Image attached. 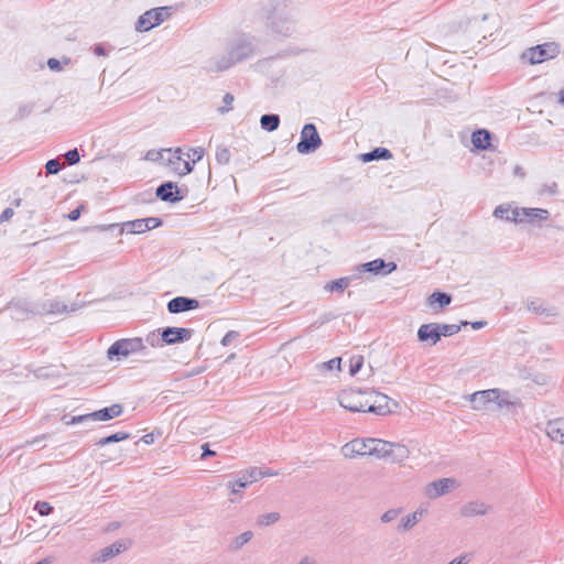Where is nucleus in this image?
Here are the masks:
<instances>
[{
	"instance_id": "obj_1",
	"label": "nucleus",
	"mask_w": 564,
	"mask_h": 564,
	"mask_svg": "<svg viewBox=\"0 0 564 564\" xmlns=\"http://www.w3.org/2000/svg\"><path fill=\"white\" fill-rule=\"evenodd\" d=\"M261 17L273 33L289 36L296 29L299 12L286 0H271L262 7Z\"/></svg>"
},
{
	"instance_id": "obj_2",
	"label": "nucleus",
	"mask_w": 564,
	"mask_h": 564,
	"mask_svg": "<svg viewBox=\"0 0 564 564\" xmlns=\"http://www.w3.org/2000/svg\"><path fill=\"white\" fill-rule=\"evenodd\" d=\"M370 456L386 459L393 464H402L410 456L409 448L400 443L371 438Z\"/></svg>"
},
{
	"instance_id": "obj_3",
	"label": "nucleus",
	"mask_w": 564,
	"mask_h": 564,
	"mask_svg": "<svg viewBox=\"0 0 564 564\" xmlns=\"http://www.w3.org/2000/svg\"><path fill=\"white\" fill-rule=\"evenodd\" d=\"M147 346L144 345L143 338H121L116 340L107 350V358L109 360L120 361L134 354L145 355Z\"/></svg>"
},
{
	"instance_id": "obj_4",
	"label": "nucleus",
	"mask_w": 564,
	"mask_h": 564,
	"mask_svg": "<svg viewBox=\"0 0 564 564\" xmlns=\"http://www.w3.org/2000/svg\"><path fill=\"white\" fill-rule=\"evenodd\" d=\"M367 394L362 390H344L338 394V402L350 412H367Z\"/></svg>"
},
{
	"instance_id": "obj_5",
	"label": "nucleus",
	"mask_w": 564,
	"mask_h": 564,
	"mask_svg": "<svg viewBox=\"0 0 564 564\" xmlns=\"http://www.w3.org/2000/svg\"><path fill=\"white\" fill-rule=\"evenodd\" d=\"M560 54V45L555 42H546L527 50L522 57L530 64H540L554 58Z\"/></svg>"
},
{
	"instance_id": "obj_6",
	"label": "nucleus",
	"mask_w": 564,
	"mask_h": 564,
	"mask_svg": "<svg viewBox=\"0 0 564 564\" xmlns=\"http://www.w3.org/2000/svg\"><path fill=\"white\" fill-rule=\"evenodd\" d=\"M322 145V139L315 124L306 123L302 128L300 141L296 144V151L301 154L315 152Z\"/></svg>"
},
{
	"instance_id": "obj_7",
	"label": "nucleus",
	"mask_w": 564,
	"mask_h": 564,
	"mask_svg": "<svg viewBox=\"0 0 564 564\" xmlns=\"http://www.w3.org/2000/svg\"><path fill=\"white\" fill-rule=\"evenodd\" d=\"M169 15L167 7L154 8L145 11L139 17L135 23V31L148 32L153 28L160 25Z\"/></svg>"
},
{
	"instance_id": "obj_8",
	"label": "nucleus",
	"mask_w": 564,
	"mask_h": 564,
	"mask_svg": "<svg viewBox=\"0 0 564 564\" xmlns=\"http://www.w3.org/2000/svg\"><path fill=\"white\" fill-rule=\"evenodd\" d=\"M494 395L492 411L507 410L510 413H517L523 406L521 399L508 390L494 388Z\"/></svg>"
},
{
	"instance_id": "obj_9",
	"label": "nucleus",
	"mask_w": 564,
	"mask_h": 564,
	"mask_svg": "<svg viewBox=\"0 0 564 564\" xmlns=\"http://www.w3.org/2000/svg\"><path fill=\"white\" fill-rule=\"evenodd\" d=\"M228 52L232 55L236 64L250 57L254 53L252 37L241 34L236 36L228 45Z\"/></svg>"
},
{
	"instance_id": "obj_10",
	"label": "nucleus",
	"mask_w": 564,
	"mask_h": 564,
	"mask_svg": "<svg viewBox=\"0 0 564 564\" xmlns=\"http://www.w3.org/2000/svg\"><path fill=\"white\" fill-rule=\"evenodd\" d=\"M459 486L455 478H440L429 482L424 487V495L429 499H437L444 495L449 494Z\"/></svg>"
},
{
	"instance_id": "obj_11",
	"label": "nucleus",
	"mask_w": 564,
	"mask_h": 564,
	"mask_svg": "<svg viewBox=\"0 0 564 564\" xmlns=\"http://www.w3.org/2000/svg\"><path fill=\"white\" fill-rule=\"evenodd\" d=\"M367 412L377 415H386L391 412L389 408V398L386 394L376 391H367Z\"/></svg>"
},
{
	"instance_id": "obj_12",
	"label": "nucleus",
	"mask_w": 564,
	"mask_h": 564,
	"mask_svg": "<svg viewBox=\"0 0 564 564\" xmlns=\"http://www.w3.org/2000/svg\"><path fill=\"white\" fill-rule=\"evenodd\" d=\"M494 389L480 390L476 391L467 397V399L471 403V408L475 411H491L494 410L492 401L494 398Z\"/></svg>"
},
{
	"instance_id": "obj_13",
	"label": "nucleus",
	"mask_w": 564,
	"mask_h": 564,
	"mask_svg": "<svg viewBox=\"0 0 564 564\" xmlns=\"http://www.w3.org/2000/svg\"><path fill=\"white\" fill-rule=\"evenodd\" d=\"M165 151L170 153L169 165L175 173L183 176L193 171V164L183 158L181 148H176L175 150L167 149Z\"/></svg>"
},
{
	"instance_id": "obj_14",
	"label": "nucleus",
	"mask_w": 564,
	"mask_h": 564,
	"mask_svg": "<svg viewBox=\"0 0 564 564\" xmlns=\"http://www.w3.org/2000/svg\"><path fill=\"white\" fill-rule=\"evenodd\" d=\"M193 329L184 327H166L161 333V340L166 345L186 341L191 338Z\"/></svg>"
},
{
	"instance_id": "obj_15",
	"label": "nucleus",
	"mask_w": 564,
	"mask_h": 564,
	"mask_svg": "<svg viewBox=\"0 0 564 564\" xmlns=\"http://www.w3.org/2000/svg\"><path fill=\"white\" fill-rule=\"evenodd\" d=\"M370 443H371V438H367V440L355 438V440L346 443L341 447V452H343L344 456L348 457V458H352L356 455H360V456L370 455V451H369L371 448Z\"/></svg>"
},
{
	"instance_id": "obj_16",
	"label": "nucleus",
	"mask_w": 564,
	"mask_h": 564,
	"mask_svg": "<svg viewBox=\"0 0 564 564\" xmlns=\"http://www.w3.org/2000/svg\"><path fill=\"white\" fill-rule=\"evenodd\" d=\"M199 306V302L196 299L186 296H176L169 301L167 311L172 314H178L187 311L195 310Z\"/></svg>"
},
{
	"instance_id": "obj_17",
	"label": "nucleus",
	"mask_w": 564,
	"mask_h": 564,
	"mask_svg": "<svg viewBox=\"0 0 564 564\" xmlns=\"http://www.w3.org/2000/svg\"><path fill=\"white\" fill-rule=\"evenodd\" d=\"M527 308L528 311L545 316V317H554L557 316V308L547 302L541 300V299H529L527 301Z\"/></svg>"
},
{
	"instance_id": "obj_18",
	"label": "nucleus",
	"mask_w": 564,
	"mask_h": 564,
	"mask_svg": "<svg viewBox=\"0 0 564 564\" xmlns=\"http://www.w3.org/2000/svg\"><path fill=\"white\" fill-rule=\"evenodd\" d=\"M397 269V264L394 262H386L382 259H376L370 262L364 263L359 267L361 272H370L373 274H388Z\"/></svg>"
},
{
	"instance_id": "obj_19",
	"label": "nucleus",
	"mask_w": 564,
	"mask_h": 564,
	"mask_svg": "<svg viewBox=\"0 0 564 564\" xmlns=\"http://www.w3.org/2000/svg\"><path fill=\"white\" fill-rule=\"evenodd\" d=\"M126 549L127 545L123 541H116L111 545L106 546L96 553L93 561L97 563H105L123 552Z\"/></svg>"
},
{
	"instance_id": "obj_20",
	"label": "nucleus",
	"mask_w": 564,
	"mask_h": 564,
	"mask_svg": "<svg viewBox=\"0 0 564 564\" xmlns=\"http://www.w3.org/2000/svg\"><path fill=\"white\" fill-rule=\"evenodd\" d=\"M156 196L163 202L176 203L180 202L183 196H180L177 186L172 182H165L156 188Z\"/></svg>"
},
{
	"instance_id": "obj_21",
	"label": "nucleus",
	"mask_w": 564,
	"mask_h": 564,
	"mask_svg": "<svg viewBox=\"0 0 564 564\" xmlns=\"http://www.w3.org/2000/svg\"><path fill=\"white\" fill-rule=\"evenodd\" d=\"M417 338L420 341L431 340L432 345H435L441 339L440 324L431 323L421 325L417 330Z\"/></svg>"
},
{
	"instance_id": "obj_22",
	"label": "nucleus",
	"mask_w": 564,
	"mask_h": 564,
	"mask_svg": "<svg viewBox=\"0 0 564 564\" xmlns=\"http://www.w3.org/2000/svg\"><path fill=\"white\" fill-rule=\"evenodd\" d=\"M236 64L232 55L227 51L221 56H215L210 58L207 63V69L210 72H224L229 69L231 66Z\"/></svg>"
},
{
	"instance_id": "obj_23",
	"label": "nucleus",
	"mask_w": 564,
	"mask_h": 564,
	"mask_svg": "<svg viewBox=\"0 0 564 564\" xmlns=\"http://www.w3.org/2000/svg\"><path fill=\"white\" fill-rule=\"evenodd\" d=\"M78 307L79 306L77 304H73L70 308H68L66 304L59 302L58 300H48L42 304L41 310L37 312L40 314H59L65 312H75L78 310Z\"/></svg>"
},
{
	"instance_id": "obj_24",
	"label": "nucleus",
	"mask_w": 564,
	"mask_h": 564,
	"mask_svg": "<svg viewBox=\"0 0 564 564\" xmlns=\"http://www.w3.org/2000/svg\"><path fill=\"white\" fill-rule=\"evenodd\" d=\"M545 432L553 442L564 444V417L549 421Z\"/></svg>"
},
{
	"instance_id": "obj_25",
	"label": "nucleus",
	"mask_w": 564,
	"mask_h": 564,
	"mask_svg": "<svg viewBox=\"0 0 564 564\" xmlns=\"http://www.w3.org/2000/svg\"><path fill=\"white\" fill-rule=\"evenodd\" d=\"M122 405L115 403L108 408L100 409L98 411L89 413L90 421H109L113 417L119 416L122 413Z\"/></svg>"
},
{
	"instance_id": "obj_26",
	"label": "nucleus",
	"mask_w": 564,
	"mask_h": 564,
	"mask_svg": "<svg viewBox=\"0 0 564 564\" xmlns=\"http://www.w3.org/2000/svg\"><path fill=\"white\" fill-rule=\"evenodd\" d=\"M487 505L481 501H470L460 508V514L467 518L475 516H484L487 513Z\"/></svg>"
},
{
	"instance_id": "obj_27",
	"label": "nucleus",
	"mask_w": 564,
	"mask_h": 564,
	"mask_svg": "<svg viewBox=\"0 0 564 564\" xmlns=\"http://www.w3.org/2000/svg\"><path fill=\"white\" fill-rule=\"evenodd\" d=\"M256 481H258V479L251 478L248 474V469H245L239 473V478L236 481L228 482V488L230 489V494L236 495L240 491V488H245Z\"/></svg>"
},
{
	"instance_id": "obj_28",
	"label": "nucleus",
	"mask_w": 564,
	"mask_h": 564,
	"mask_svg": "<svg viewBox=\"0 0 564 564\" xmlns=\"http://www.w3.org/2000/svg\"><path fill=\"white\" fill-rule=\"evenodd\" d=\"M491 134L489 131L477 130L471 135V143L476 149L487 150L490 147Z\"/></svg>"
},
{
	"instance_id": "obj_29",
	"label": "nucleus",
	"mask_w": 564,
	"mask_h": 564,
	"mask_svg": "<svg viewBox=\"0 0 564 564\" xmlns=\"http://www.w3.org/2000/svg\"><path fill=\"white\" fill-rule=\"evenodd\" d=\"M121 227V232H127V234H143L147 230L145 226H144V223H143V219H134V220H130V221H124L120 225Z\"/></svg>"
},
{
	"instance_id": "obj_30",
	"label": "nucleus",
	"mask_w": 564,
	"mask_h": 564,
	"mask_svg": "<svg viewBox=\"0 0 564 564\" xmlns=\"http://www.w3.org/2000/svg\"><path fill=\"white\" fill-rule=\"evenodd\" d=\"M361 158L364 162H371L381 159L389 160L392 158V153L386 148H376L372 151L362 154Z\"/></svg>"
},
{
	"instance_id": "obj_31",
	"label": "nucleus",
	"mask_w": 564,
	"mask_h": 564,
	"mask_svg": "<svg viewBox=\"0 0 564 564\" xmlns=\"http://www.w3.org/2000/svg\"><path fill=\"white\" fill-rule=\"evenodd\" d=\"M524 214L527 221L533 224L536 220H546L550 217V213L546 209L543 208H525V212H522Z\"/></svg>"
},
{
	"instance_id": "obj_32",
	"label": "nucleus",
	"mask_w": 564,
	"mask_h": 564,
	"mask_svg": "<svg viewBox=\"0 0 564 564\" xmlns=\"http://www.w3.org/2000/svg\"><path fill=\"white\" fill-rule=\"evenodd\" d=\"M260 124L262 129L272 132L279 128L280 117L274 113L263 115L260 118Z\"/></svg>"
},
{
	"instance_id": "obj_33",
	"label": "nucleus",
	"mask_w": 564,
	"mask_h": 564,
	"mask_svg": "<svg viewBox=\"0 0 564 564\" xmlns=\"http://www.w3.org/2000/svg\"><path fill=\"white\" fill-rule=\"evenodd\" d=\"M351 278L344 276L325 284L324 289L327 292H343L350 284Z\"/></svg>"
},
{
	"instance_id": "obj_34",
	"label": "nucleus",
	"mask_w": 564,
	"mask_h": 564,
	"mask_svg": "<svg viewBox=\"0 0 564 564\" xmlns=\"http://www.w3.org/2000/svg\"><path fill=\"white\" fill-rule=\"evenodd\" d=\"M419 522L420 521L417 520L416 514L411 512L400 520V523L397 529L400 532H406L410 531L413 527H415Z\"/></svg>"
},
{
	"instance_id": "obj_35",
	"label": "nucleus",
	"mask_w": 564,
	"mask_h": 564,
	"mask_svg": "<svg viewBox=\"0 0 564 564\" xmlns=\"http://www.w3.org/2000/svg\"><path fill=\"white\" fill-rule=\"evenodd\" d=\"M253 536L251 531H246L240 535L236 536L229 545L231 551L240 550L245 544H247Z\"/></svg>"
},
{
	"instance_id": "obj_36",
	"label": "nucleus",
	"mask_w": 564,
	"mask_h": 564,
	"mask_svg": "<svg viewBox=\"0 0 564 564\" xmlns=\"http://www.w3.org/2000/svg\"><path fill=\"white\" fill-rule=\"evenodd\" d=\"M280 518L281 516L279 512L264 513L257 518V524L259 527H269L276 523Z\"/></svg>"
},
{
	"instance_id": "obj_37",
	"label": "nucleus",
	"mask_w": 564,
	"mask_h": 564,
	"mask_svg": "<svg viewBox=\"0 0 564 564\" xmlns=\"http://www.w3.org/2000/svg\"><path fill=\"white\" fill-rule=\"evenodd\" d=\"M452 302V296L444 292H434L429 297V303L433 305L438 303L441 307L448 305Z\"/></svg>"
},
{
	"instance_id": "obj_38",
	"label": "nucleus",
	"mask_w": 564,
	"mask_h": 564,
	"mask_svg": "<svg viewBox=\"0 0 564 564\" xmlns=\"http://www.w3.org/2000/svg\"><path fill=\"white\" fill-rule=\"evenodd\" d=\"M468 325V322L467 321H464L460 323V325H456V324H440V327H441V337L442 336H453L455 334H457L462 326H466Z\"/></svg>"
},
{
	"instance_id": "obj_39",
	"label": "nucleus",
	"mask_w": 564,
	"mask_h": 564,
	"mask_svg": "<svg viewBox=\"0 0 564 564\" xmlns=\"http://www.w3.org/2000/svg\"><path fill=\"white\" fill-rule=\"evenodd\" d=\"M129 437V434L128 433H124V432H117L115 434H111L109 436H106L101 440H99L97 442V445L99 446H105L107 444H110V443H115V442H120V441H124Z\"/></svg>"
},
{
	"instance_id": "obj_40",
	"label": "nucleus",
	"mask_w": 564,
	"mask_h": 564,
	"mask_svg": "<svg viewBox=\"0 0 564 564\" xmlns=\"http://www.w3.org/2000/svg\"><path fill=\"white\" fill-rule=\"evenodd\" d=\"M231 154L227 147L218 145L216 148V161L219 164H228L230 161Z\"/></svg>"
},
{
	"instance_id": "obj_41",
	"label": "nucleus",
	"mask_w": 564,
	"mask_h": 564,
	"mask_svg": "<svg viewBox=\"0 0 564 564\" xmlns=\"http://www.w3.org/2000/svg\"><path fill=\"white\" fill-rule=\"evenodd\" d=\"M340 362L341 359L339 357L333 358L326 362H322L317 365V368L321 371H333V370H340Z\"/></svg>"
},
{
	"instance_id": "obj_42",
	"label": "nucleus",
	"mask_w": 564,
	"mask_h": 564,
	"mask_svg": "<svg viewBox=\"0 0 564 564\" xmlns=\"http://www.w3.org/2000/svg\"><path fill=\"white\" fill-rule=\"evenodd\" d=\"M248 474L251 478L260 480L263 477L267 476H275L278 475L276 471H272L271 469L262 470L258 467H250L248 468Z\"/></svg>"
},
{
	"instance_id": "obj_43",
	"label": "nucleus",
	"mask_w": 564,
	"mask_h": 564,
	"mask_svg": "<svg viewBox=\"0 0 564 564\" xmlns=\"http://www.w3.org/2000/svg\"><path fill=\"white\" fill-rule=\"evenodd\" d=\"M402 512V508H392L383 512L380 517L382 523H390L394 521Z\"/></svg>"
},
{
	"instance_id": "obj_44",
	"label": "nucleus",
	"mask_w": 564,
	"mask_h": 564,
	"mask_svg": "<svg viewBox=\"0 0 564 564\" xmlns=\"http://www.w3.org/2000/svg\"><path fill=\"white\" fill-rule=\"evenodd\" d=\"M512 208L508 205H499L494 210V216L500 219L508 220L511 216Z\"/></svg>"
},
{
	"instance_id": "obj_45",
	"label": "nucleus",
	"mask_w": 564,
	"mask_h": 564,
	"mask_svg": "<svg viewBox=\"0 0 564 564\" xmlns=\"http://www.w3.org/2000/svg\"><path fill=\"white\" fill-rule=\"evenodd\" d=\"M33 111V106L31 104H22L19 106L17 113L14 116L15 120H22L31 115Z\"/></svg>"
},
{
	"instance_id": "obj_46",
	"label": "nucleus",
	"mask_w": 564,
	"mask_h": 564,
	"mask_svg": "<svg viewBox=\"0 0 564 564\" xmlns=\"http://www.w3.org/2000/svg\"><path fill=\"white\" fill-rule=\"evenodd\" d=\"M204 154H205L204 149L200 147H197V148L189 149V151L186 153V156H187V159H192L191 164L194 165L196 162H198L203 159Z\"/></svg>"
},
{
	"instance_id": "obj_47",
	"label": "nucleus",
	"mask_w": 564,
	"mask_h": 564,
	"mask_svg": "<svg viewBox=\"0 0 564 564\" xmlns=\"http://www.w3.org/2000/svg\"><path fill=\"white\" fill-rule=\"evenodd\" d=\"M62 421L66 425H74V424H79V423H84V422L90 421V419H89V413H88V414L72 416L69 419H68L67 415H64L62 417Z\"/></svg>"
},
{
	"instance_id": "obj_48",
	"label": "nucleus",
	"mask_w": 564,
	"mask_h": 564,
	"mask_svg": "<svg viewBox=\"0 0 564 564\" xmlns=\"http://www.w3.org/2000/svg\"><path fill=\"white\" fill-rule=\"evenodd\" d=\"M362 364H364L362 356H354L350 359V367H349L350 375L355 376L361 369Z\"/></svg>"
},
{
	"instance_id": "obj_49",
	"label": "nucleus",
	"mask_w": 564,
	"mask_h": 564,
	"mask_svg": "<svg viewBox=\"0 0 564 564\" xmlns=\"http://www.w3.org/2000/svg\"><path fill=\"white\" fill-rule=\"evenodd\" d=\"M34 509L41 514V516H48L53 511V507L46 502V501H37L35 503Z\"/></svg>"
},
{
	"instance_id": "obj_50",
	"label": "nucleus",
	"mask_w": 564,
	"mask_h": 564,
	"mask_svg": "<svg viewBox=\"0 0 564 564\" xmlns=\"http://www.w3.org/2000/svg\"><path fill=\"white\" fill-rule=\"evenodd\" d=\"M65 161L67 162V164L69 165H74V164H77L80 160V155H79V152L77 149H72V150H68L66 153H65Z\"/></svg>"
},
{
	"instance_id": "obj_51",
	"label": "nucleus",
	"mask_w": 564,
	"mask_h": 564,
	"mask_svg": "<svg viewBox=\"0 0 564 564\" xmlns=\"http://www.w3.org/2000/svg\"><path fill=\"white\" fill-rule=\"evenodd\" d=\"M522 212H525V207L512 208L511 216L509 217L508 220L513 221V223H522V221H524L525 216H524V214H522Z\"/></svg>"
},
{
	"instance_id": "obj_52",
	"label": "nucleus",
	"mask_w": 564,
	"mask_h": 564,
	"mask_svg": "<svg viewBox=\"0 0 564 564\" xmlns=\"http://www.w3.org/2000/svg\"><path fill=\"white\" fill-rule=\"evenodd\" d=\"M47 174H57L61 170V163L57 159L48 160L45 164Z\"/></svg>"
},
{
	"instance_id": "obj_53",
	"label": "nucleus",
	"mask_w": 564,
	"mask_h": 564,
	"mask_svg": "<svg viewBox=\"0 0 564 564\" xmlns=\"http://www.w3.org/2000/svg\"><path fill=\"white\" fill-rule=\"evenodd\" d=\"M540 195H555L557 194V184L555 182H551L547 184H543L541 188L539 189Z\"/></svg>"
},
{
	"instance_id": "obj_54",
	"label": "nucleus",
	"mask_w": 564,
	"mask_h": 564,
	"mask_svg": "<svg viewBox=\"0 0 564 564\" xmlns=\"http://www.w3.org/2000/svg\"><path fill=\"white\" fill-rule=\"evenodd\" d=\"M142 219H143L147 230L158 228L162 225L161 218H158V217H148V218H142Z\"/></svg>"
},
{
	"instance_id": "obj_55",
	"label": "nucleus",
	"mask_w": 564,
	"mask_h": 564,
	"mask_svg": "<svg viewBox=\"0 0 564 564\" xmlns=\"http://www.w3.org/2000/svg\"><path fill=\"white\" fill-rule=\"evenodd\" d=\"M143 341H144V345H145V346H147V344H148V345H150V346H152V347H155V346H162V343H163V341L161 340V338H160V337H158L155 334H150V335H148V336L143 339Z\"/></svg>"
},
{
	"instance_id": "obj_56",
	"label": "nucleus",
	"mask_w": 564,
	"mask_h": 564,
	"mask_svg": "<svg viewBox=\"0 0 564 564\" xmlns=\"http://www.w3.org/2000/svg\"><path fill=\"white\" fill-rule=\"evenodd\" d=\"M239 336V333L236 332V330H229L221 339V345L223 346H228L230 345L236 338H238Z\"/></svg>"
},
{
	"instance_id": "obj_57",
	"label": "nucleus",
	"mask_w": 564,
	"mask_h": 564,
	"mask_svg": "<svg viewBox=\"0 0 564 564\" xmlns=\"http://www.w3.org/2000/svg\"><path fill=\"white\" fill-rule=\"evenodd\" d=\"M225 106L219 108V110L221 112H227L231 109V104L234 101V96L229 93H227L225 96H224V99H223Z\"/></svg>"
},
{
	"instance_id": "obj_58",
	"label": "nucleus",
	"mask_w": 564,
	"mask_h": 564,
	"mask_svg": "<svg viewBox=\"0 0 564 564\" xmlns=\"http://www.w3.org/2000/svg\"><path fill=\"white\" fill-rule=\"evenodd\" d=\"M47 66L53 72H61L62 70L61 61H58L56 58H48Z\"/></svg>"
},
{
	"instance_id": "obj_59",
	"label": "nucleus",
	"mask_w": 564,
	"mask_h": 564,
	"mask_svg": "<svg viewBox=\"0 0 564 564\" xmlns=\"http://www.w3.org/2000/svg\"><path fill=\"white\" fill-rule=\"evenodd\" d=\"M162 158L161 151L150 150L148 151L145 159L150 161H158Z\"/></svg>"
},
{
	"instance_id": "obj_60",
	"label": "nucleus",
	"mask_w": 564,
	"mask_h": 564,
	"mask_svg": "<svg viewBox=\"0 0 564 564\" xmlns=\"http://www.w3.org/2000/svg\"><path fill=\"white\" fill-rule=\"evenodd\" d=\"M202 449H203V453H202V458H203V459H204V458H206V457H208V456H215V455H216V452H215V451H212V449L209 448L208 443L203 444V445H202Z\"/></svg>"
},
{
	"instance_id": "obj_61",
	"label": "nucleus",
	"mask_w": 564,
	"mask_h": 564,
	"mask_svg": "<svg viewBox=\"0 0 564 564\" xmlns=\"http://www.w3.org/2000/svg\"><path fill=\"white\" fill-rule=\"evenodd\" d=\"M14 212L11 207L6 208L0 215V223L9 220L13 216Z\"/></svg>"
},
{
	"instance_id": "obj_62",
	"label": "nucleus",
	"mask_w": 564,
	"mask_h": 564,
	"mask_svg": "<svg viewBox=\"0 0 564 564\" xmlns=\"http://www.w3.org/2000/svg\"><path fill=\"white\" fill-rule=\"evenodd\" d=\"M34 375L36 378H47L50 376V371H48V368L41 367L34 371Z\"/></svg>"
},
{
	"instance_id": "obj_63",
	"label": "nucleus",
	"mask_w": 564,
	"mask_h": 564,
	"mask_svg": "<svg viewBox=\"0 0 564 564\" xmlns=\"http://www.w3.org/2000/svg\"><path fill=\"white\" fill-rule=\"evenodd\" d=\"M94 52L98 56H105L107 54L104 45H101V44L95 45Z\"/></svg>"
},
{
	"instance_id": "obj_64",
	"label": "nucleus",
	"mask_w": 564,
	"mask_h": 564,
	"mask_svg": "<svg viewBox=\"0 0 564 564\" xmlns=\"http://www.w3.org/2000/svg\"><path fill=\"white\" fill-rule=\"evenodd\" d=\"M297 564H316V562L310 556H304Z\"/></svg>"
}]
</instances>
